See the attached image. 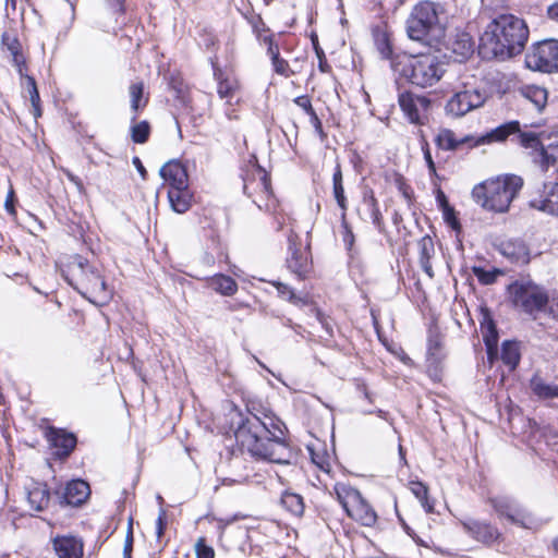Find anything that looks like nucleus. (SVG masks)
<instances>
[{
    "mask_svg": "<svg viewBox=\"0 0 558 558\" xmlns=\"http://www.w3.org/2000/svg\"><path fill=\"white\" fill-rule=\"evenodd\" d=\"M282 423L279 418L264 414H251L239 424L234 435L242 449L252 457L270 463L289 464L292 450L283 441Z\"/></svg>",
    "mask_w": 558,
    "mask_h": 558,
    "instance_id": "1",
    "label": "nucleus"
},
{
    "mask_svg": "<svg viewBox=\"0 0 558 558\" xmlns=\"http://www.w3.org/2000/svg\"><path fill=\"white\" fill-rule=\"evenodd\" d=\"M529 37L523 20L502 14L488 24L481 36L480 49L485 57L507 59L520 53Z\"/></svg>",
    "mask_w": 558,
    "mask_h": 558,
    "instance_id": "2",
    "label": "nucleus"
},
{
    "mask_svg": "<svg viewBox=\"0 0 558 558\" xmlns=\"http://www.w3.org/2000/svg\"><path fill=\"white\" fill-rule=\"evenodd\" d=\"M511 303L519 311L536 318L544 313L558 319V298L551 296L548 290L531 277H521L508 287Z\"/></svg>",
    "mask_w": 558,
    "mask_h": 558,
    "instance_id": "3",
    "label": "nucleus"
},
{
    "mask_svg": "<svg viewBox=\"0 0 558 558\" xmlns=\"http://www.w3.org/2000/svg\"><path fill=\"white\" fill-rule=\"evenodd\" d=\"M391 66L395 72L423 88L438 83L446 72V64L432 53L398 56Z\"/></svg>",
    "mask_w": 558,
    "mask_h": 558,
    "instance_id": "4",
    "label": "nucleus"
},
{
    "mask_svg": "<svg viewBox=\"0 0 558 558\" xmlns=\"http://www.w3.org/2000/svg\"><path fill=\"white\" fill-rule=\"evenodd\" d=\"M521 187L522 180L517 175L497 177L475 185L472 197L487 210L505 213Z\"/></svg>",
    "mask_w": 558,
    "mask_h": 558,
    "instance_id": "5",
    "label": "nucleus"
},
{
    "mask_svg": "<svg viewBox=\"0 0 558 558\" xmlns=\"http://www.w3.org/2000/svg\"><path fill=\"white\" fill-rule=\"evenodd\" d=\"M439 9L440 5L432 1H421L412 9L407 20V33L412 40L432 44L442 36Z\"/></svg>",
    "mask_w": 558,
    "mask_h": 558,
    "instance_id": "6",
    "label": "nucleus"
},
{
    "mask_svg": "<svg viewBox=\"0 0 558 558\" xmlns=\"http://www.w3.org/2000/svg\"><path fill=\"white\" fill-rule=\"evenodd\" d=\"M488 99L487 92L470 81H463L445 105V113L450 118H462L469 112L484 106Z\"/></svg>",
    "mask_w": 558,
    "mask_h": 558,
    "instance_id": "7",
    "label": "nucleus"
},
{
    "mask_svg": "<svg viewBox=\"0 0 558 558\" xmlns=\"http://www.w3.org/2000/svg\"><path fill=\"white\" fill-rule=\"evenodd\" d=\"M338 501L347 514L365 526H373L377 514L361 493L345 483H336L333 486Z\"/></svg>",
    "mask_w": 558,
    "mask_h": 558,
    "instance_id": "8",
    "label": "nucleus"
},
{
    "mask_svg": "<svg viewBox=\"0 0 558 558\" xmlns=\"http://www.w3.org/2000/svg\"><path fill=\"white\" fill-rule=\"evenodd\" d=\"M526 64L542 72L550 73L558 70V40L547 39L538 43L526 56Z\"/></svg>",
    "mask_w": 558,
    "mask_h": 558,
    "instance_id": "9",
    "label": "nucleus"
},
{
    "mask_svg": "<svg viewBox=\"0 0 558 558\" xmlns=\"http://www.w3.org/2000/svg\"><path fill=\"white\" fill-rule=\"evenodd\" d=\"M398 101L401 110L411 123H421L430 107V99L428 97L411 92L400 93Z\"/></svg>",
    "mask_w": 558,
    "mask_h": 558,
    "instance_id": "10",
    "label": "nucleus"
},
{
    "mask_svg": "<svg viewBox=\"0 0 558 558\" xmlns=\"http://www.w3.org/2000/svg\"><path fill=\"white\" fill-rule=\"evenodd\" d=\"M532 208L550 214L558 215V183L549 182L543 184L531 195L529 202Z\"/></svg>",
    "mask_w": 558,
    "mask_h": 558,
    "instance_id": "11",
    "label": "nucleus"
},
{
    "mask_svg": "<svg viewBox=\"0 0 558 558\" xmlns=\"http://www.w3.org/2000/svg\"><path fill=\"white\" fill-rule=\"evenodd\" d=\"M495 510L510 522L530 529L534 520L519 504L507 499L498 498L493 500Z\"/></svg>",
    "mask_w": 558,
    "mask_h": 558,
    "instance_id": "12",
    "label": "nucleus"
},
{
    "mask_svg": "<svg viewBox=\"0 0 558 558\" xmlns=\"http://www.w3.org/2000/svg\"><path fill=\"white\" fill-rule=\"evenodd\" d=\"M52 546L58 558H82L83 541L74 535L56 536Z\"/></svg>",
    "mask_w": 558,
    "mask_h": 558,
    "instance_id": "13",
    "label": "nucleus"
},
{
    "mask_svg": "<svg viewBox=\"0 0 558 558\" xmlns=\"http://www.w3.org/2000/svg\"><path fill=\"white\" fill-rule=\"evenodd\" d=\"M160 177L169 189L189 185V175L185 167L178 160H170L160 168Z\"/></svg>",
    "mask_w": 558,
    "mask_h": 558,
    "instance_id": "14",
    "label": "nucleus"
},
{
    "mask_svg": "<svg viewBox=\"0 0 558 558\" xmlns=\"http://www.w3.org/2000/svg\"><path fill=\"white\" fill-rule=\"evenodd\" d=\"M243 189L248 197H253L255 194L269 196L271 194V187L267 172L262 168H256L252 179H244Z\"/></svg>",
    "mask_w": 558,
    "mask_h": 558,
    "instance_id": "15",
    "label": "nucleus"
},
{
    "mask_svg": "<svg viewBox=\"0 0 558 558\" xmlns=\"http://www.w3.org/2000/svg\"><path fill=\"white\" fill-rule=\"evenodd\" d=\"M520 132V123L518 121H510L505 124H501L494 130L487 132L486 134L474 140L472 146H480L484 144H490L494 142H504L511 134H517Z\"/></svg>",
    "mask_w": 558,
    "mask_h": 558,
    "instance_id": "16",
    "label": "nucleus"
},
{
    "mask_svg": "<svg viewBox=\"0 0 558 558\" xmlns=\"http://www.w3.org/2000/svg\"><path fill=\"white\" fill-rule=\"evenodd\" d=\"M47 439L52 447L58 449V456H69L76 445V438L73 434L65 433L62 429L49 428Z\"/></svg>",
    "mask_w": 558,
    "mask_h": 558,
    "instance_id": "17",
    "label": "nucleus"
},
{
    "mask_svg": "<svg viewBox=\"0 0 558 558\" xmlns=\"http://www.w3.org/2000/svg\"><path fill=\"white\" fill-rule=\"evenodd\" d=\"M500 253L511 263L527 264L530 260V252L523 241L509 240L500 244Z\"/></svg>",
    "mask_w": 558,
    "mask_h": 558,
    "instance_id": "18",
    "label": "nucleus"
},
{
    "mask_svg": "<svg viewBox=\"0 0 558 558\" xmlns=\"http://www.w3.org/2000/svg\"><path fill=\"white\" fill-rule=\"evenodd\" d=\"M463 527L469 532L475 539L482 543H493L499 536L498 531L490 524L469 520L462 522Z\"/></svg>",
    "mask_w": 558,
    "mask_h": 558,
    "instance_id": "19",
    "label": "nucleus"
},
{
    "mask_svg": "<svg viewBox=\"0 0 558 558\" xmlns=\"http://www.w3.org/2000/svg\"><path fill=\"white\" fill-rule=\"evenodd\" d=\"M89 494V485L86 482L74 480L66 485L63 499L70 506H80L88 498Z\"/></svg>",
    "mask_w": 558,
    "mask_h": 558,
    "instance_id": "20",
    "label": "nucleus"
},
{
    "mask_svg": "<svg viewBox=\"0 0 558 558\" xmlns=\"http://www.w3.org/2000/svg\"><path fill=\"white\" fill-rule=\"evenodd\" d=\"M473 142L474 138L472 136L458 137L454 132L449 129L440 130L435 137L437 147L442 150H456L462 145H472Z\"/></svg>",
    "mask_w": 558,
    "mask_h": 558,
    "instance_id": "21",
    "label": "nucleus"
},
{
    "mask_svg": "<svg viewBox=\"0 0 558 558\" xmlns=\"http://www.w3.org/2000/svg\"><path fill=\"white\" fill-rule=\"evenodd\" d=\"M168 199L171 208L179 214L187 211L192 205V193L187 186L169 189Z\"/></svg>",
    "mask_w": 558,
    "mask_h": 558,
    "instance_id": "22",
    "label": "nucleus"
},
{
    "mask_svg": "<svg viewBox=\"0 0 558 558\" xmlns=\"http://www.w3.org/2000/svg\"><path fill=\"white\" fill-rule=\"evenodd\" d=\"M291 255L287 258L288 267L300 277H304L311 269L308 252L290 246Z\"/></svg>",
    "mask_w": 558,
    "mask_h": 558,
    "instance_id": "23",
    "label": "nucleus"
},
{
    "mask_svg": "<svg viewBox=\"0 0 558 558\" xmlns=\"http://www.w3.org/2000/svg\"><path fill=\"white\" fill-rule=\"evenodd\" d=\"M2 45L11 53L12 62L17 68L19 73L23 74V66L25 65V59L21 52V44L19 39L8 33L2 35Z\"/></svg>",
    "mask_w": 558,
    "mask_h": 558,
    "instance_id": "24",
    "label": "nucleus"
},
{
    "mask_svg": "<svg viewBox=\"0 0 558 558\" xmlns=\"http://www.w3.org/2000/svg\"><path fill=\"white\" fill-rule=\"evenodd\" d=\"M420 264L424 272L429 277H434L433 267L430 264V258L435 253L434 243L430 236H424L421 239L420 243Z\"/></svg>",
    "mask_w": 558,
    "mask_h": 558,
    "instance_id": "25",
    "label": "nucleus"
},
{
    "mask_svg": "<svg viewBox=\"0 0 558 558\" xmlns=\"http://www.w3.org/2000/svg\"><path fill=\"white\" fill-rule=\"evenodd\" d=\"M207 284L223 295H233L238 290L236 282L229 276L218 274L207 279Z\"/></svg>",
    "mask_w": 558,
    "mask_h": 558,
    "instance_id": "26",
    "label": "nucleus"
},
{
    "mask_svg": "<svg viewBox=\"0 0 558 558\" xmlns=\"http://www.w3.org/2000/svg\"><path fill=\"white\" fill-rule=\"evenodd\" d=\"M521 95L531 101L538 111L543 110L547 104L548 94L544 87L527 85L521 88Z\"/></svg>",
    "mask_w": 558,
    "mask_h": 558,
    "instance_id": "27",
    "label": "nucleus"
},
{
    "mask_svg": "<svg viewBox=\"0 0 558 558\" xmlns=\"http://www.w3.org/2000/svg\"><path fill=\"white\" fill-rule=\"evenodd\" d=\"M482 332L483 339L487 349V355L490 362L497 355V343H498V332L496 327L492 320L482 324Z\"/></svg>",
    "mask_w": 558,
    "mask_h": 558,
    "instance_id": "28",
    "label": "nucleus"
},
{
    "mask_svg": "<svg viewBox=\"0 0 558 558\" xmlns=\"http://www.w3.org/2000/svg\"><path fill=\"white\" fill-rule=\"evenodd\" d=\"M27 499L34 510L41 511L49 504V490L46 485L36 484L28 490Z\"/></svg>",
    "mask_w": 558,
    "mask_h": 558,
    "instance_id": "29",
    "label": "nucleus"
},
{
    "mask_svg": "<svg viewBox=\"0 0 558 558\" xmlns=\"http://www.w3.org/2000/svg\"><path fill=\"white\" fill-rule=\"evenodd\" d=\"M281 505L295 517H301L305 509L303 497L291 492H284L282 494Z\"/></svg>",
    "mask_w": 558,
    "mask_h": 558,
    "instance_id": "30",
    "label": "nucleus"
},
{
    "mask_svg": "<svg viewBox=\"0 0 558 558\" xmlns=\"http://www.w3.org/2000/svg\"><path fill=\"white\" fill-rule=\"evenodd\" d=\"M409 488L427 513L434 512V501L428 498V487L420 481H411Z\"/></svg>",
    "mask_w": 558,
    "mask_h": 558,
    "instance_id": "31",
    "label": "nucleus"
},
{
    "mask_svg": "<svg viewBox=\"0 0 558 558\" xmlns=\"http://www.w3.org/2000/svg\"><path fill=\"white\" fill-rule=\"evenodd\" d=\"M332 185L335 199L338 206L341 208L342 213H345L348 209V203L347 197L344 195V189L342 184V171L339 163L336 166L332 175Z\"/></svg>",
    "mask_w": 558,
    "mask_h": 558,
    "instance_id": "32",
    "label": "nucleus"
},
{
    "mask_svg": "<svg viewBox=\"0 0 558 558\" xmlns=\"http://www.w3.org/2000/svg\"><path fill=\"white\" fill-rule=\"evenodd\" d=\"M78 265L82 269H84L83 263H80ZM83 271H84V275L88 282L89 290L92 293L100 294V293L106 292V290H107L106 282L94 267H89L88 270H86V271L83 270Z\"/></svg>",
    "mask_w": 558,
    "mask_h": 558,
    "instance_id": "33",
    "label": "nucleus"
},
{
    "mask_svg": "<svg viewBox=\"0 0 558 558\" xmlns=\"http://www.w3.org/2000/svg\"><path fill=\"white\" fill-rule=\"evenodd\" d=\"M501 360L506 365L510 367V369H514L517 367L520 361V352L517 342H504L501 349Z\"/></svg>",
    "mask_w": 558,
    "mask_h": 558,
    "instance_id": "34",
    "label": "nucleus"
},
{
    "mask_svg": "<svg viewBox=\"0 0 558 558\" xmlns=\"http://www.w3.org/2000/svg\"><path fill=\"white\" fill-rule=\"evenodd\" d=\"M542 155L547 166H553L558 171V134L546 146H542Z\"/></svg>",
    "mask_w": 558,
    "mask_h": 558,
    "instance_id": "35",
    "label": "nucleus"
},
{
    "mask_svg": "<svg viewBox=\"0 0 558 558\" xmlns=\"http://www.w3.org/2000/svg\"><path fill=\"white\" fill-rule=\"evenodd\" d=\"M279 295L289 301L290 303L294 304V305H305L306 304V301L304 298L294 293V291L286 283H282V282H279V281H276L272 283Z\"/></svg>",
    "mask_w": 558,
    "mask_h": 558,
    "instance_id": "36",
    "label": "nucleus"
},
{
    "mask_svg": "<svg viewBox=\"0 0 558 558\" xmlns=\"http://www.w3.org/2000/svg\"><path fill=\"white\" fill-rule=\"evenodd\" d=\"M532 391L542 398L558 397V386H549L543 383L539 378L531 380Z\"/></svg>",
    "mask_w": 558,
    "mask_h": 558,
    "instance_id": "37",
    "label": "nucleus"
},
{
    "mask_svg": "<svg viewBox=\"0 0 558 558\" xmlns=\"http://www.w3.org/2000/svg\"><path fill=\"white\" fill-rule=\"evenodd\" d=\"M143 83L132 84L129 88L131 107L134 111H137L140 108L145 107L146 105V100H143Z\"/></svg>",
    "mask_w": 558,
    "mask_h": 558,
    "instance_id": "38",
    "label": "nucleus"
},
{
    "mask_svg": "<svg viewBox=\"0 0 558 558\" xmlns=\"http://www.w3.org/2000/svg\"><path fill=\"white\" fill-rule=\"evenodd\" d=\"M149 124L146 121L138 122L131 128L132 141L134 143L143 144L149 136Z\"/></svg>",
    "mask_w": 558,
    "mask_h": 558,
    "instance_id": "39",
    "label": "nucleus"
},
{
    "mask_svg": "<svg viewBox=\"0 0 558 558\" xmlns=\"http://www.w3.org/2000/svg\"><path fill=\"white\" fill-rule=\"evenodd\" d=\"M474 276L483 284H492L496 281L497 277L501 274L498 269L486 270L482 267L474 266L472 268Z\"/></svg>",
    "mask_w": 558,
    "mask_h": 558,
    "instance_id": "40",
    "label": "nucleus"
},
{
    "mask_svg": "<svg viewBox=\"0 0 558 558\" xmlns=\"http://www.w3.org/2000/svg\"><path fill=\"white\" fill-rule=\"evenodd\" d=\"M238 88V84L234 81L222 80L218 84V95L221 99L232 98L235 89Z\"/></svg>",
    "mask_w": 558,
    "mask_h": 558,
    "instance_id": "41",
    "label": "nucleus"
},
{
    "mask_svg": "<svg viewBox=\"0 0 558 558\" xmlns=\"http://www.w3.org/2000/svg\"><path fill=\"white\" fill-rule=\"evenodd\" d=\"M520 144L526 148L536 149L541 145V141L534 132H519Z\"/></svg>",
    "mask_w": 558,
    "mask_h": 558,
    "instance_id": "42",
    "label": "nucleus"
},
{
    "mask_svg": "<svg viewBox=\"0 0 558 558\" xmlns=\"http://www.w3.org/2000/svg\"><path fill=\"white\" fill-rule=\"evenodd\" d=\"M195 554L197 558H215V550L208 546L205 538L201 537L195 544Z\"/></svg>",
    "mask_w": 558,
    "mask_h": 558,
    "instance_id": "43",
    "label": "nucleus"
},
{
    "mask_svg": "<svg viewBox=\"0 0 558 558\" xmlns=\"http://www.w3.org/2000/svg\"><path fill=\"white\" fill-rule=\"evenodd\" d=\"M376 47L383 58H390L392 53L391 45L385 34L376 37Z\"/></svg>",
    "mask_w": 558,
    "mask_h": 558,
    "instance_id": "44",
    "label": "nucleus"
},
{
    "mask_svg": "<svg viewBox=\"0 0 558 558\" xmlns=\"http://www.w3.org/2000/svg\"><path fill=\"white\" fill-rule=\"evenodd\" d=\"M438 198L440 199L441 204L445 207L446 220L448 222H450L453 228H456L457 221H456V218L453 217V210L448 206L446 196H445V194L441 191H439Z\"/></svg>",
    "mask_w": 558,
    "mask_h": 558,
    "instance_id": "45",
    "label": "nucleus"
},
{
    "mask_svg": "<svg viewBox=\"0 0 558 558\" xmlns=\"http://www.w3.org/2000/svg\"><path fill=\"white\" fill-rule=\"evenodd\" d=\"M264 41L267 45V52L271 60L280 57L278 44L275 43L272 36H266Z\"/></svg>",
    "mask_w": 558,
    "mask_h": 558,
    "instance_id": "46",
    "label": "nucleus"
},
{
    "mask_svg": "<svg viewBox=\"0 0 558 558\" xmlns=\"http://www.w3.org/2000/svg\"><path fill=\"white\" fill-rule=\"evenodd\" d=\"M271 62H272L275 71L278 74L289 76L290 66H289V63L284 59L278 57L277 59L271 60Z\"/></svg>",
    "mask_w": 558,
    "mask_h": 558,
    "instance_id": "47",
    "label": "nucleus"
},
{
    "mask_svg": "<svg viewBox=\"0 0 558 558\" xmlns=\"http://www.w3.org/2000/svg\"><path fill=\"white\" fill-rule=\"evenodd\" d=\"M422 149H423V154H424V159H425L426 165L428 167L429 175L430 177H436L437 175L436 165H435V162L433 160V157H432V154H430L428 145L425 144Z\"/></svg>",
    "mask_w": 558,
    "mask_h": 558,
    "instance_id": "48",
    "label": "nucleus"
},
{
    "mask_svg": "<svg viewBox=\"0 0 558 558\" xmlns=\"http://www.w3.org/2000/svg\"><path fill=\"white\" fill-rule=\"evenodd\" d=\"M296 106L302 108L308 116L315 112L308 96H299L294 99Z\"/></svg>",
    "mask_w": 558,
    "mask_h": 558,
    "instance_id": "49",
    "label": "nucleus"
},
{
    "mask_svg": "<svg viewBox=\"0 0 558 558\" xmlns=\"http://www.w3.org/2000/svg\"><path fill=\"white\" fill-rule=\"evenodd\" d=\"M341 221H342V227L344 229V233H343V241L344 243L351 247L352 244H353V241H354V235H353V232L352 230L350 229L347 220H345V213H342L341 214Z\"/></svg>",
    "mask_w": 558,
    "mask_h": 558,
    "instance_id": "50",
    "label": "nucleus"
},
{
    "mask_svg": "<svg viewBox=\"0 0 558 558\" xmlns=\"http://www.w3.org/2000/svg\"><path fill=\"white\" fill-rule=\"evenodd\" d=\"M165 520H166V510L160 508L158 518L156 521V535H157L158 539L161 538V536L165 533V530H166V521Z\"/></svg>",
    "mask_w": 558,
    "mask_h": 558,
    "instance_id": "51",
    "label": "nucleus"
},
{
    "mask_svg": "<svg viewBox=\"0 0 558 558\" xmlns=\"http://www.w3.org/2000/svg\"><path fill=\"white\" fill-rule=\"evenodd\" d=\"M132 546H133V531H132V520H131L130 524H129L128 534L125 537L124 548H123L124 558H131Z\"/></svg>",
    "mask_w": 558,
    "mask_h": 558,
    "instance_id": "52",
    "label": "nucleus"
},
{
    "mask_svg": "<svg viewBox=\"0 0 558 558\" xmlns=\"http://www.w3.org/2000/svg\"><path fill=\"white\" fill-rule=\"evenodd\" d=\"M29 85L31 101L35 106L39 101V94L36 87L35 80L31 76L27 77Z\"/></svg>",
    "mask_w": 558,
    "mask_h": 558,
    "instance_id": "53",
    "label": "nucleus"
},
{
    "mask_svg": "<svg viewBox=\"0 0 558 558\" xmlns=\"http://www.w3.org/2000/svg\"><path fill=\"white\" fill-rule=\"evenodd\" d=\"M310 119H311V123L312 125L314 126L316 133L322 137L324 138L326 136L324 130H323V125H322V122L318 118V116L316 114V112L312 113L310 116Z\"/></svg>",
    "mask_w": 558,
    "mask_h": 558,
    "instance_id": "54",
    "label": "nucleus"
},
{
    "mask_svg": "<svg viewBox=\"0 0 558 558\" xmlns=\"http://www.w3.org/2000/svg\"><path fill=\"white\" fill-rule=\"evenodd\" d=\"M13 201H14V191H13V189H12V186H11V187H10V190H9V193H8L7 199H5V204H4L5 209H7L10 214H14Z\"/></svg>",
    "mask_w": 558,
    "mask_h": 558,
    "instance_id": "55",
    "label": "nucleus"
},
{
    "mask_svg": "<svg viewBox=\"0 0 558 558\" xmlns=\"http://www.w3.org/2000/svg\"><path fill=\"white\" fill-rule=\"evenodd\" d=\"M372 205H373V210H372V217H373V222L378 227L380 228L381 226V215L378 210V208L376 207V202L375 199H372Z\"/></svg>",
    "mask_w": 558,
    "mask_h": 558,
    "instance_id": "56",
    "label": "nucleus"
},
{
    "mask_svg": "<svg viewBox=\"0 0 558 558\" xmlns=\"http://www.w3.org/2000/svg\"><path fill=\"white\" fill-rule=\"evenodd\" d=\"M547 15L550 20L558 22V1L548 7Z\"/></svg>",
    "mask_w": 558,
    "mask_h": 558,
    "instance_id": "57",
    "label": "nucleus"
},
{
    "mask_svg": "<svg viewBox=\"0 0 558 558\" xmlns=\"http://www.w3.org/2000/svg\"><path fill=\"white\" fill-rule=\"evenodd\" d=\"M65 174H66L68 179H69L73 184H75V186H76L80 191H82V190H83V183H82V181H81V179H80L78 177L74 175V174H73L72 172H70V171H65Z\"/></svg>",
    "mask_w": 558,
    "mask_h": 558,
    "instance_id": "58",
    "label": "nucleus"
},
{
    "mask_svg": "<svg viewBox=\"0 0 558 558\" xmlns=\"http://www.w3.org/2000/svg\"><path fill=\"white\" fill-rule=\"evenodd\" d=\"M133 165L136 167L137 171L140 172L141 177L143 179L146 178V169L144 168L141 159L138 157L133 158Z\"/></svg>",
    "mask_w": 558,
    "mask_h": 558,
    "instance_id": "59",
    "label": "nucleus"
},
{
    "mask_svg": "<svg viewBox=\"0 0 558 558\" xmlns=\"http://www.w3.org/2000/svg\"><path fill=\"white\" fill-rule=\"evenodd\" d=\"M554 548L558 553V538L554 541Z\"/></svg>",
    "mask_w": 558,
    "mask_h": 558,
    "instance_id": "60",
    "label": "nucleus"
},
{
    "mask_svg": "<svg viewBox=\"0 0 558 558\" xmlns=\"http://www.w3.org/2000/svg\"><path fill=\"white\" fill-rule=\"evenodd\" d=\"M253 203L257 204V205H258V207H262V205L258 203V201H257V199H255V198H254V199H253Z\"/></svg>",
    "mask_w": 558,
    "mask_h": 558,
    "instance_id": "61",
    "label": "nucleus"
},
{
    "mask_svg": "<svg viewBox=\"0 0 558 558\" xmlns=\"http://www.w3.org/2000/svg\"><path fill=\"white\" fill-rule=\"evenodd\" d=\"M319 468H320L322 470H325L326 472H328V469H325L323 464H319Z\"/></svg>",
    "mask_w": 558,
    "mask_h": 558,
    "instance_id": "62",
    "label": "nucleus"
},
{
    "mask_svg": "<svg viewBox=\"0 0 558 558\" xmlns=\"http://www.w3.org/2000/svg\"><path fill=\"white\" fill-rule=\"evenodd\" d=\"M264 1H265L267 4H269L271 0H264Z\"/></svg>",
    "mask_w": 558,
    "mask_h": 558,
    "instance_id": "63",
    "label": "nucleus"
},
{
    "mask_svg": "<svg viewBox=\"0 0 558 558\" xmlns=\"http://www.w3.org/2000/svg\"><path fill=\"white\" fill-rule=\"evenodd\" d=\"M12 4L14 5V0H12Z\"/></svg>",
    "mask_w": 558,
    "mask_h": 558,
    "instance_id": "64",
    "label": "nucleus"
}]
</instances>
